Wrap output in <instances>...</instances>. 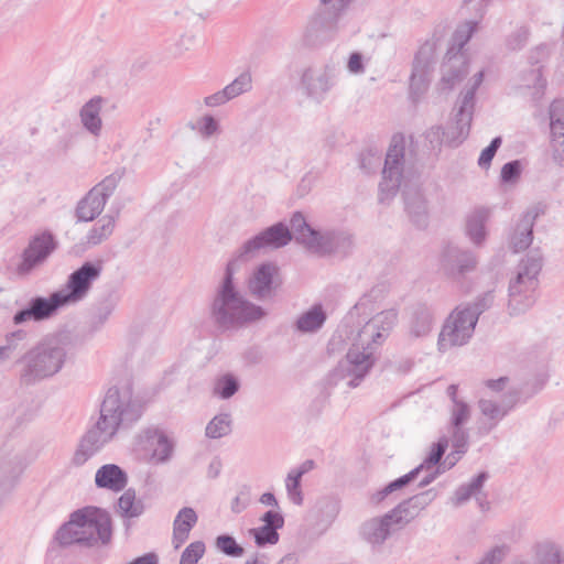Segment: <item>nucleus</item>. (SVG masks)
Instances as JSON below:
<instances>
[{
  "label": "nucleus",
  "mask_w": 564,
  "mask_h": 564,
  "mask_svg": "<svg viewBox=\"0 0 564 564\" xmlns=\"http://www.w3.org/2000/svg\"><path fill=\"white\" fill-rule=\"evenodd\" d=\"M397 319L395 310H386L372 316L356 332L345 361L336 369L340 378H350V388L358 387L375 366L377 350L388 338Z\"/></svg>",
  "instance_id": "obj_1"
},
{
  "label": "nucleus",
  "mask_w": 564,
  "mask_h": 564,
  "mask_svg": "<svg viewBox=\"0 0 564 564\" xmlns=\"http://www.w3.org/2000/svg\"><path fill=\"white\" fill-rule=\"evenodd\" d=\"M26 338L24 330H14L6 336L4 344L0 346V364L10 359L18 352Z\"/></svg>",
  "instance_id": "obj_40"
},
{
  "label": "nucleus",
  "mask_w": 564,
  "mask_h": 564,
  "mask_svg": "<svg viewBox=\"0 0 564 564\" xmlns=\"http://www.w3.org/2000/svg\"><path fill=\"white\" fill-rule=\"evenodd\" d=\"M127 473L116 464L102 465L95 474V485L100 489L120 492L127 487Z\"/></svg>",
  "instance_id": "obj_25"
},
{
  "label": "nucleus",
  "mask_w": 564,
  "mask_h": 564,
  "mask_svg": "<svg viewBox=\"0 0 564 564\" xmlns=\"http://www.w3.org/2000/svg\"><path fill=\"white\" fill-rule=\"evenodd\" d=\"M118 508L124 518H138L144 511L142 500L137 499L135 490L129 488L118 499Z\"/></svg>",
  "instance_id": "obj_36"
},
{
  "label": "nucleus",
  "mask_w": 564,
  "mask_h": 564,
  "mask_svg": "<svg viewBox=\"0 0 564 564\" xmlns=\"http://www.w3.org/2000/svg\"><path fill=\"white\" fill-rule=\"evenodd\" d=\"M66 356L65 345L58 338H44L18 360L20 381L33 384L53 377L63 368Z\"/></svg>",
  "instance_id": "obj_5"
},
{
  "label": "nucleus",
  "mask_w": 564,
  "mask_h": 564,
  "mask_svg": "<svg viewBox=\"0 0 564 564\" xmlns=\"http://www.w3.org/2000/svg\"><path fill=\"white\" fill-rule=\"evenodd\" d=\"M354 1L355 0H319V4L323 7V10L339 20Z\"/></svg>",
  "instance_id": "obj_53"
},
{
  "label": "nucleus",
  "mask_w": 564,
  "mask_h": 564,
  "mask_svg": "<svg viewBox=\"0 0 564 564\" xmlns=\"http://www.w3.org/2000/svg\"><path fill=\"white\" fill-rule=\"evenodd\" d=\"M470 406L467 402H456L449 410V427L464 426L470 419Z\"/></svg>",
  "instance_id": "obj_47"
},
{
  "label": "nucleus",
  "mask_w": 564,
  "mask_h": 564,
  "mask_svg": "<svg viewBox=\"0 0 564 564\" xmlns=\"http://www.w3.org/2000/svg\"><path fill=\"white\" fill-rule=\"evenodd\" d=\"M551 149L554 162L564 166V100H554L550 106Z\"/></svg>",
  "instance_id": "obj_24"
},
{
  "label": "nucleus",
  "mask_w": 564,
  "mask_h": 564,
  "mask_svg": "<svg viewBox=\"0 0 564 564\" xmlns=\"http://www.w3.org/2000/svg\"><path fill=\"white\" fill-rule=\"evenodd\" d=\"M285 487L286 492L290 498V500L296 505L301 506L303 503V494L301 490V478L296 475H293L291 471H289L286 479H285Z\"/></svg>",
  "instance_id": "obj_52"
},
{
  "label": "nucleus",
  "mask_w": 564,
  "mask_h": 564,
  "mask_svg": "<svg viewBox=\"0 0 564 564\" xmlns=\"http://www.w3.org/2000/svg\"><path fill=\"white\" fill-rule=\"evenodd\" d=\"M487 478L488 474L482 471L479 473L476 477H474L468 484L459 486L456 489L453 498L454 506H460L465 503L467 500H469L471 497L475 498L478 491L482 489V486Z\"/></svg>",
  "instance_id": "obj_37"
},
{
  "label": "nucleus",
  "mask_w": 564,
  "mask_h": 564,
  "mask_svg": "<svg viewBox=\"0 0 564 564\" xmlns=\"http://www.w3.org/2000/svg\"><path fill=\"white\" fill-rule=\"evenodd\" d=\"M144 442L151 448V459L156 463H165L173 454L174 444L166 434L158 429H149L144 432Z\"/></svg>",
  "instance_id": "obj_28"
},
{
  "label": "nucleus",
  "mask_w": 564,
  "mask_h": 564,
  "mask_svg": "<svg viewBox=\"0 0 564 564\" xmlns=\"http://www.w3.org/2000/svg\"><path fill=\"white\" fill-rule=\"evenodd\" d=\"M119 176L110 174L96 184L78 203L75 216L78 221H93L104 210L109 197L115 193Z\"/></svg>",
  "instance_id": "obj_14"
},
{
  "label": "nucleus",
  "mask_w": 564,
  "mask_h": 564,
  "mask_svg": "<svg viewBox=\"0 0 564 564\" xmlns=\"http://www.w3.org/2000/svg\"><path fill=\"white\" fill-rule=\"evenodd\" d=\"M425 495L414 496L402 501L382 517L367 520L360 528L364 540L372 545H381L390 534L408 524L426 506Z\"/></svg>",
  "instance_id": "obj_6"
},
{
  "label": "nucleus",
  "mask_w": 564,
  "mask_h": 564,
  "mask_svg": "<svg viewBox=\"0 0 564 564\" xmlns=\"http://www.w3.org/2000/svg\"><path fill=\"white\" fill-rule=\"evenodd\" d=\"M420 473V467H415L410 473L401 476L400 478L391 481L389 485H387L383 489L377 491L371 496V500L375 503H380L388 495L392 494L393 491L401 489L402 487L406 486L409 482H411L413 479L416 478V476Z\"/></svg>",
  "instance_id": "obj_41"
},
{
  "label": "nucleus",
  "mask_w": 564,
  "mask_h": 564,
  "mask_svg": "<svg viewBox=\"0 0 564 564\" xmlns=\"http://www.w3.org/2000/svg\"><path fill=\"white\" fill-rule=\"evenodd\" d=\"M347 68L351 74H361L365 72L364 58L362 55L358 52H354L350 54Z\"/></svg>",
  "instance_id": "obj_60"
},
{
  "label": "nucleus",
  "mask_w": 564,
  "mask_h": 564,
  "mask_svg": "<svg viewBox=\"0 0 564 564\" xmlns=\"http://www.w3.org/2000/svg\"><path fill=\"white\" fill-rule=\"evenodd\" d=\"M477 25L476 21H466L455 30L446 59L442 65V89L451 90L468 74V61L463 48L476 32Z\"/></svg>",
  "instance_id": "obj_10"
},
{
  "label": "nucleus",
  "mask_w": 564,
  "mask_h": 564,
  "mask_svg": "<svg viewBox=\"0 0 564 564\" xmlns=\"http://www.w3.org/2000/svg\"><path fill=\"white\" fill-rule=\"evenodd\" d=\"M538 217V212L528 210L522 214L510 235V247L514 252L525 250L533 240V226Z\"/></svg>",
  "instance_id": "obj_27"
},
{
  "label": "nucleus",
  "mask_w": 564,
  "mask_h": 564,
  "mask_svg": "<svg viewBox=\"0 0 564 564\" xmlns=\"http://www.w3.org/2000/svg\"><path fill=\"white\" fill-rule=\"evenodd\" d=\"M112 438L102 433L95 425L91 426L79 440V443L73 454L70 464L75 467L85 465L102 447L111 442Z\"/></svg>",
  "instance_id": "obj_21"
},
{
  "label": "nucleus",
  "mask_w": 564,
  "mask_h": 564,
  "mask_svg": "<svg viewBox=\"0 0 564 564\" xmlns=\"http://www.w3.org/2000/svg\"><path fill=\"white\" fill-rule=\"evenodd\" d=\"M278 529L279 528L265 525L253 529L251 532L253 533L257 545L263 546L265 544H275L279 541Z\"/></svg>",
  "instance_id": "obj_51"
},
{
  "label": "nucleus",
  "mask_w": 564,
  "mask_h": 564,
  "mask_svg": "<svg viewBox=\"0 0 564 564\" xmlns=\"http://www.w3.org/2000/svg\"><path fill=\"white\" fill-rule=\"evenodd\" d=\"M248 506V492L243 494V492H240L237 497H235V499L232 500V503H231V510L235 512V513H239L241 512L242 510H245Z\"/></svg>",
  "instance_id": "obj_64"
},
{
  "label": "nucleus",
  "mask_w": 564,
  "mask_h": 564,
  "mask_svg": "<svg viewBox=\"0 0 564 564\" xmlns=\"http://www.w3.org/2000/svg\"><path fill=\"white\" fill-rule=\"evenodd\" d=\"M198 518L193 508H182L173 522L172 543L175 549L181 547L188 539L191 530L196 524Z\"/></svg>",
  "instance_id": "obj_31"
},
{
  "label": "nucleus",
  "mask_w": 564,
  "mask_h": 564,
  "mask_svg": "<svg viewBox=\"0 0 564 564\" xmlns=\"http://www.w3.org/2000/svg\"><path fill=\"white\" fill-rule=\"evenodd\" d=\"M104 99L96 96L89 99L79 111V118L83 127L91 133L94 137H98L101 133L102 120L100 112L102 109Z\"/></svg>",
  "instance_id": "obj_30"
},
{
  "label": "nucleus",
  "mask_w": 564,
  "mask_h": 564,
  "mask_svg": "<svg viewBox=\"0 0 564 564\" xmlns=\"http://www.w3.org/2000/svg\"><path fill=\"white\" fill-rule=\"evenodd\" d=\"M111 535L108 512L100 508L86 507L70 514L69 521L56 532V540L62 546L79 544L91 547L99 543L107 544Z\"/></svg>",
  "instance_id": "obj_3"
},
{
  "label": "nucleus",
  "mask_w": 564,
  "mask_h": 564,
  "mask_svg": "<svg viewBox=\"0 0 564 564\" xmlns=\"http://www.w3.org/2000/svg\"><path fill=\"white\" fill-rule=\"evenodd\" d=\"M216 547L224 554L231 557H240L245 550L231 535L223 534L216 538Z\"/></svg>",
  "instance_id": "obj_48"
},
{
  "label": "nucleus",
  "mask_w": 564,
  "mask_h": 564,
  "mask_svg": "<svg viewBox=\"0 0 564 564\" xmlns=\"http://www.w3.org/2000/svg\"><path fill=\"white\" fill-rule=\"evenodd\" d=\"M199 133L204 137V138H209L212 137L213 134H215L217 131H218V122L214 119V117L207 115V116H204L199 122Z\"/></svg>",
  "instance_id": "obj_57"
},
{
  "label": "nucleus",
  "mask_w": 564,
  "mask_h": 564,
  "mask_svg": "<svg viewBox=\"0 0 564 564\" xmlns=\"http://www.w3.org/2000/svg\"><path fill=\"white\" fill-rule=\"evenodd\" d=\"M262 521L264 522L263 525L271 527V528H279V529H281L283 527V524H284L283 517L280 513L271 511V510L267 511L263 514Z\"/></svg>",
  "instance_id": "obj_62"
},
{
  "label": "nucleus",
  "mask_w": 564,
  "mask_h": 564,
  "mask_svg": "<svg viewBox=\"0 0 564 564\" xmlns=\"http://www.w3.org/2000/svg\"><path fill=\"white\" fill-rule=\"evenodd\" d=\"M516 394L508 392L501 402L481 398L478 401L480 413L488 420V423L479 426L481 434H488L516 405Z\"/></svg>",
  "instance_id": "obj_23"
},
{
  "label": "nucleus",
  "mask_w": 564,
  "mask_h": 564,
  "mask_svg": "<svg viewBox=\"0 0 564 564\" xmlns=\"http://www.w3.org/2000/svg\"><path fill=\"white\" fill-rule=\"evenodd\" d=\"M509 382L508 377H500L498 379H488L484 381V386L492 392H501L506 389Z\"/></svg>",
  "instance_id": "obj_63"
},
{
  "label": "nucleus",
  "mask_w": 564,
  "mask_h": 564,
  "mask_svg": "<svg viewBox=\"0 0 564 564\" xmlns=\"http://www.w3.org/2000/svg\"><path fill=\"white\" fill-rule=\"evenodd\" d=\"M228 101H230V100L227 96L225 88H223L209 96H206L204 98L205 106H207L209 108L223 106V105L227 104Z\"/></svg>",
  "instance_id": "obj_59"
},
{
  "label": "nucleus",
  "mask_w": 564,
  "mask_h": 564,
  "mask_svg": "<svg viewBox=\"0 0 564 564\" xmlns=\"http://www.w3.org/2000/svg\"><path fill=\"white\" fill-rule=\"evenodd\" d=\"M438 47V39L435 36L426 40L417 50L412 66L427 68L433 70L436 51Z\"/></svg>",
  "instance_id": "obj_38"
},
{
  "label": "nucleus",
  "mask_w": 564,
  "mask_h": 564,
  "mask_svg": "<svg viewBox=\"0 0 564 564\" xmlns=\"http://www.w3.org/2000/svg\"><path fill=\"white\" fill-rule=\"evenodd\" d=\"M535 553L542 564H560L562 562L561 547L551 541H544L535 546Z\"/></svg>",
  "instance_id": "obj_43"
},
{
  "label": "nucleus",
  "mask_w": 564,
  "mask_h": 564,
  "mask_svg": "<svg viewBox=\"0 0 564 564\" xmlns=\"http://www.w3.org/2000/svg\"><path fill=\"white\" fill-rule=\"evenodd\" d=\"M101 264L85 262L80 268L75 270L67 280L66 289L62 290V297L66 302L77 303L86 297L89 290L91 289L93 283L100 276L101 274Z\"/></svg>",
  "instance_id": "obj_18"
},
{
  "label": "nucleus",
  "mask_w": 564,
  "mask_h": 564,
  "mask_svg": "<svg viewBox=\"0 0 564 564\" xmlns=\"http://www.w3.org/2000/svg\"><path fill=\"white\" fill-rule=\"evenodd\" d=\"M482 80L484 72L480 70L474 76L473 86L465 91L462 98L454 124H451L446 130L441 126L432 127L426 132V139L431 144L441 145L446 142L452 147H457L467 138L473 120L476 90Z\"/></svg>",
  "instance_id": "obj_9"
},
{
  "label": "nucleus",
  "mask_w": 564,
  "mask_h": 564,
  "mask_svg": "<svg viewBox=\"0 0 564 564\" xmlns=\"http://www.w3.org/2000/svg\"><path fill=\"white\" fill-rule=\"evenodd\" d=\"M292 240L290 228L283 223L274 224L247 240L239 250L240 257L253 256L260 250L285 247Z\"/></svg>",
  "instance_id": "obj_16"
},
{
  "label": "nucleus",
  "mask_w": 564,
  "mask_h": 564,
  "mask_svg": "<svg viewBox=\"0 0 564 564\" xmlns=\"http://www.w3.org/2000/svg\"><path fill=\"white\" fill-rule=\"evenodd\" d=\"M433 322V313L426 307H419L413 314L410 334L414 337L426 336L432 330Z\"/></svg>",
  "instance_id": "obj_39"
},
{
  "label": "nucleus",
  "mask_w": 564,
  "mask_h": 564,
  "mask_svg": "<svg viewBox=\"0 0 564 564\" xmlns=\"http://www.w3.org/2000/svg\"><path fill=\"white\" fill-rule=\"evenodd\" d=\"M542 269V256L539 250L531 251L518 265L516 276L509 283L508 311L510 315L525 313L535 302L539 284L538 275Z\"/></svg>",
  "instance_id": "obj_7"
},
{
  "label": "nucleus",
  "mask_w": 564,
  "mask_h": 564,
  "mask_svg": "<svg viewBox=\"0 0 564 564\" xmlns=\"http://www.w3.org/2000/svg\"><path fill=\"white\" fill-rule=\"evenodd\" d=\"M477 263V258L471 251L460 250L456 247H448L442 259L444 273L455 280L474 271Z\"/></svg>",
  "instance_id": "obj_20"
},
{
  "label": "nucleus",
  "mask_w": 564,
  "mask_h": 564,
  "mask_svg": "<svg viewBox=\"0 0 564 564\" xmlns=\"http://www.w3.org/2000/svg\"><path fill=\"white\" fill-rule=\"evenodd\" d=\"M529 39V30L525 26H521L510 34L507 39V46L511 51L522 48Z\"/></svg>",
  "instance_id": "obj_55"
},
{
  "label": "nucleus",
  "mask_w": 564,
  "mask_h": 564,
  "mask_svg": "<svg viewBox=\"0 0 564 564\" xmlns=\"http://www.w3.org/2000/svg\"><path fill=\"white\" fill-rule=\"evenodd\" d=\"M448 446V440L444 436L438 440V442L433 446L430 455L420 464V471L423 469L433 468L441 460L444 455L446 448Z\"/></svg>",
  "instance_id": "obj_49"
},
{
  "label": "nucleus",
  "mask_w": 564,
  "mask_h": 564,
  "mask_svg": "<svg viewBox=\"0 0 564 564\" xmlns=\"http://www.w3.org/2000/svg\"><path fill=\"white\" fill-rule=\"evenodd\" d=\"M205 550L206 547L203 541L189 543L181 555L180 564H197L204 556Z\"/></svg>",
  "instance_id": "obj_50"
},
{
  "label": "nucleus",
  "mask_w": 564,
  "mask_h": 564,
  "mask_svg": "<svg viewBox=\"0 0 564 564\" xmlns=\"http://www.w3.org/2000/svg\"><path fill=\"white\" fill-rule=\"evenodd\" d=\"M281 284L280 269L273 262L259 264L247 280L248 291L257 300L272 299Z\"/></svg>",
  "instance_id": "obj_17"
},
{
  "label": "nucleus",
  "mask_w": 564,
  "mask_h": 564,
  "mask_svg": "<svg viewBox=\"0 0 564 564\" xmlns=\"http://www.w3.org/2000/svg\"><path fill=\"white\" fill-rule=\"evenodd\" d=\"M491 210L486 207H476L467 216L466 234L473 243L479 246L486 239L485 225L490 218Z\"/></svg>",
  "instance_id": "obj_32"
},
{
  "label": "nucleus",
  "mask_w": 564,
  "mask_h": 564,
  "mask_svg": "<svg viewBox=\"0 0 564 564\" xmlns=\"http://www.w3.org/2000/svg\"><path fill=\"white\" fill-rule=\"evenodd\" d=\"M495 295L492 291H488L482 295L478 296L476 301L471 305H467L470 307L471 313L476 314L477 318L480 314L487 311L494 304Z\"/></svg>",
  "instance_id": "obj_56"
},
{
  "label": "nucleus",
  "mask_w": 564,
  "mask_h": 564,
  "mask_svg": "<svg viewBox=\"0 0 564 564\" xmlns=\"http://www.w3.org/2000/svg\"><path fill=\"white\" fill-rule=\"evenodd\" d=\"M267 315L264 308L246 299L234 283V270L227 265L210 304L214 323L224 330L256 323Z\"/></svg>",
  "instance_id": "obj_2"
},
{
  "label": "nucleus",
  "mask_w": 564,
  "mask_h": 564,
  "mask_svg": "<svg viewBox=\"0 0 564 564\" xmlns=\"http://www.w3.org/2000/svg\"><path fill=\"white\" fill-rule=\"evenodd\" d=\"M225 90L229 100H232L252 89V75L249 70L239 74L231 83L226 85Z\"/></svg>",
  "instance_id": "obj_42"
},
{
  "label": "nucleus",
  "mask_w": 564,
  "mask_h": 564,
  "mask_svg": "<svg viewBox=\"0 0 564 564\" xmlns=\"http://www.w3.org/2000/svg\"><path fill=\"white\" fill-rule=\"evenodd\" d=\"M143 409L133 397L129 383L107 390L95 426L112 440L121 431L130 429L142 415Z\"/></svg>",
  "instance_id": "obj_4"
},
{
  "label": "nucleus",
  "mask_w": 564,
  "mask_h": 564,
  "mask_svg": "<svg viewBox=\"0 0 564 564\" xmlns=\"http://www.w3.org/2000/svg\"><path fill=\"white\" fill-rule=\"evenodd\" d=\"M30 304L36 318L41 322L53 316L59 307L66 305V302L62 297V292L57 291L52 293L50 297H33L30 300Z\"/></svg>",
  "instance_id": "obj_33"
},
{
  "label": "nucleus",
  "mask_w": 564,
  "mask_h": 564,
  "mask_svg": "<svg viewBox=\"0 0 564 564\" xmlns=\"http://www.w3.org/2000/svg\"><path fill=\"white\" fill-rule=\"evenodd\" d=\"M29 321L39 322V319L36 318L35 314H34V310L30 303H29L28 307L17 312L13 316V323L15 325H20V324H23Z\"/></svg>",
  "instance_id": "obj_61"
},
{
  "label": "nucleus",
  "mask_w": 564,
  "mask_h": 564,
  "mask_svg": "<svg viewBox=\"0 0 564 564\" xmlns=\"http://www.w3.org/2000/svg\"><path fill=\"white\" fill-rule=\"evenodd\" d=\"M327 319L322 304H314L295 319L293 327L300 334H315L319 332Z\"/></svg>",
  "instance_id": "obj_29"
},
{
  "label": "nucleus",
  "mask_w": 564,
  "mask_h": 564,
  "mask_svg": "<svg viewBox=\"0 0 564 564\" xmlns=\"http://www.w3.org/2000/svg\"><path fill=\"white\" fill-rule=\"evenodd\" d=\"M452 434V445L455 449V453H452L447 456L446 459L451 460V465L453 466L456 460L460 457V455L465 454L468 447V432L464 426L458 427H449Z\"/></svg>",
  "instance_id": "obj_45"
},
{
  "label": "nucleus",
  "mask_w": 564,
  "mask_h": 564,
  "mask_svg": "<svg viewBox=\"0 0 564 564\" xmlns=\"http://www.w3.org/2000/svg\"><path fill=\"white\" fill-rule=\"evenodd\" d=\"M432 70L417 66H412L410 76V98L417 102L427 91L431 82Z\"/></svg>",
  "instance_id": "obj_34"
},
{
  "label": "nucleus",
  "mask_w": 564,
  "mask_h": 564,
  "mask_svg": "<svg viewBox=\"0 0 564 564\" xmlns=\"http://www.w3.org/2000/svg\"><path fill=\"white\" fill-rule=\"evenodd\" d=\"M337 69L333 64L306 67L301 75V86L306 97L322 102L336 85Z\"/></svg>",
  "instance_id": "obj_15"
},
{
  "label": "nucleus",
  "mask_w": 564,
  "mask_h": 564,
  "mask_svg": "<svg viewBox=\"0 0 564 564\" xmlns=\"http://www.w3.org/2000/svg\"><path fill=\"white\" fill-rule=\"evenodd\" d=\"M477 324L476 314L469 306H457L446 319L440 336L437 346L441 351H446L456 346H463L471 338Z\"/></svg>",
  "instance_id": "obj_11"
},
{
  "label": "nucleus",
  "mask_w": 564,
  "mask_h": 564,
  "mask_svg": "<svg viewBox=\"0 0 564 564\" xmlns=\"http://www.w3.org/2000/svg\"><path fill=\"white\" fill-rule=\"evenodd\" d=\"M501 142H502L501 138L496 137L492 139L490 144L481 151L479 159H478V165L480 167H482V169L489 167L491 160L494 159L497 150L501 145Z\"/></svg>",
  "instance_id": "obj_54"
},
{
  "label": "nucleus",
  "mask_w": 564,
  "mask_h": 564,
  "mask_svg": "<svg viewBox=\"0 0 564 564\" xmlns=\"http://www.w3.org/2000/svg\"><path fill=\"white\" fill-rule=\"evenodd\" d=\"M57 246V240L51 231L45 230L32 236L20 256L17 273L21 276L30 275L48 260Z\"/></svg>",
  "instance_id": "obj_12"
},
{
  "label": "nucleus",
  "mask_w": 564,
  "mask_h": 564,
  "mask_svg": "<svg viewBox=\"0 0 564 564\" xmlns=\"http://www.w3.org/2000/svg\"><path fill=\"white\" fill-rule=\"evenodd\" d=\"M290 223L292 237L314 253L330 254L346 251L352 245L351 237L346 232L315 230L300 212L293 214Z\"/></svg>",
  "instance_id": "obj_8"
},
{
  "label": "nucleus",
  "mask_w": 564,
  "mask_h": 564,
  "mask_svg": "<svg viewBox=\"0 0 564 564\" xmlns=\"http://www.w3.org/2000/svg\"><path fill=\"white\" fill-rule=\"evenodd\" d=\"M404 163V143L402 138L393 137L388 149L382 181L379 185V200L384 203L394 197L400 188Z\"/></svg>",
  "instance_id": "obj_13"
},
{
  "label": "nucleus",
  "mask_w": 564,
  "mask_h": 564,
  "mask_svg": "<svg viewBox=\"0 0 564 564\" xmlns=\"http://www.w3.org/2000/svg\"><path fill=\"white\" fill-rule=\"evenodd\" d=\"M405 210L417 227H424L427 220V204L419 186L405 185L403 189Z\"/></svg>",
  "instance_id": "obj_26"
},
{
  "label": "nucleus",
  "mask_w": 564,
  "mask_h": 564,
  "mask_svg": "<svg viewBox=\"0 0 564 564\" xmlns=\"http://www.w3.org/2000/svg\"><path fill=\"white\" fill-rule=\"evenodd\" d=\"M231 432V420L227 413L216 415L206 426L205 434L209 438H220Z\"/></svg>",
  "instance_id": "obj_44"
},
{
  "label": "nucleus",
  "mask_w": 564,
  "mask_h": 564,
  "mask_svg": "<svg viewBox=\"0 0 564 564\" xmlns=\"http://www.w3.org/2000/svg\"><path fill=\"white\" fill-rule=\"evenodd\" d=\"M239 389L238 380L231 375H224L216 379L214 394L220 399L231 398Z\"/></svg>",
  "instance_id": "obj_46"
},
{
  "label": "nucleus",
  "mask_w": 564,
  "mask_h": 564,
  "mask_svg": "<svg viewBox=\"0 0 564 564\" xmlns=\"http://www.w3.org/2000/svg\"><path fill=\"white\" fill-rule=\"evenodd\" d=\"M520 162L511 161L506 163L501 169V180L502 182H512L520 175Z\"/></svg>",
  "instance_id": "obj_58"
},
{
  "label": "nucleus",
  "mask_w": 564,
  "mask_h": 564,
  "mask_svg": "<svg viewBox=\"0 0 564 564\" xmlns=\"http://www.w3.org/2000/svg\"><path fill=\"white\" fill-rule=\"evenodd\" d=\"M112 438L102 433L95 425L91 426L79 440V443L73 454L70 464L75 467L85 465L102 447L111 442Z\"/></svg>",
  "instance_id": "obj_22"
},
{
  "label": "nucleus",
  "mask_w": 564,
  "mask_h": 564,
  "mask_svg": "<svg viewBox=\"0 0 564 564\" xmlns=\"http://www.w3.org/2000/svg\"><path fill=\"white\" fill-rule=\"evenodd\" d=\"M338 19L326 12L318 10L314 12L303 30L302 42L305 46H316L328 35L337 31Z\"/></svg>",
  "instance_id": "obj_19"
},
{
  "label": "nucleus",
  "mask_w": 564,
  "mask_h": 564,
  "mask_svg": "<svg viewBox=\"0 0 564 564\" xmlns=\"http://www.w3.org/2000/svg\"><path fill=\"white\" fill-rule=\"evenodd\" d=\"M116 219L113 216L106 215L99 219L96 225L88 231L86 242L89 246H97L107 240L113 232Z\"/></svg>",
  "instance_id": "obj_35"
}]
</instances>
